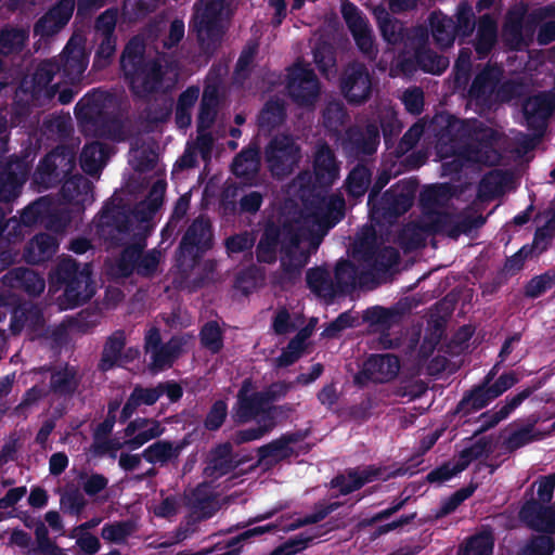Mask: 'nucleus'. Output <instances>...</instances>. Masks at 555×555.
I'll return each instance as SVG.
<instances>
[{"instance_id": "nucleus-1", "label": "nucleus", "mask_w": 555, "mask_h": 555, "mask_svg": "<svg viewBox=\"0 0 555 555\" xmlns=\"http://www.w3.org/2000/svg\"><path fill=\"white\" fill-rule=\"evenodd\" d=\"M120 68L131 94L140 100L162 91L167 74L159 57H146L145 44L139 37H132L120 55Z\"/></svg>"}, {"instance_id": "nucleus-2", "label": "nucleus", "mask_w": 555, "mask_h": 555, "mask_svg": "<svg viewBox=\"0 0 555 555\" xmlns=\"http://www.w3.org/2000/svg\"><path fill=\"white\" fill-rule=\"evenodd\" d=\"M553 14L551 7H544L528 12L526 4L520 3L509 8L502 26L505 44L513 51L528 47L537 34L539 46H547L555 41V21L542 23Z\"/></svg>"}, {"instance_id": "nucleus-3", "label": "nucleus", "mask_w": 555, "mask_h": 555, "mask_svg": "<svg viewBox=\"0 0 555 555\" xmlns=\"http://www.w3.org/2000/svg\"><path fill=\"white\" fill-rule=\"evenodd\" d=\"M51 283L63 288L66 309L77 308L90 300L95 291L91 263L81 264L72 257L62 258L50 273Z\"/></svg>"}, {"instance_id": "nucleus-4", "label": "nucleus", "mask_w": 555, "mask_h": 555, "mask_svg": "<svg viewBox=\"0 0 555 555\" xmlns=\"http://www.w3.org/2000/svg\"><path fill=\"white\" fill-rule=\"evenodd\" d=\"M105 101L103 91L92 89L76 103L74 113L86 135L115 139L120 134L121 124L106 109Z\"/></svg>"}, {"instance_id": "nucleus-5", "label": "nucleus", "mask_w": 555, "mask_h": 555, "mask_svg": "<svg viewBox=\"0 0 555 555\" xmlns=\"http://www.w3.org/2000/svg\"><path fill=\"white\" fill-rule=\"evenodd\" d=\"M224 0H209L193 13L189 28L196 34L198 44L205 53H214L221 43L224 35Z\"/></svg>"}, {"instance_id": "nucleus-6", "label": "nucleus", "mask_w": 555, "mask_h": 555, "mask_svg": "<svg viewBox=\"0 0 555 555\" xmlns=\"http://www.w3.org/2000/svg\"><path fill=\"white\" fill-rule=\"evenodd\" d=\"M416 191L417 182L412 179L400 180L392 184L372 205H369L372 219L376 222H393L410 210Z\"/></svg>"}, {"instance_id": "nucleus-7", "label": "nucleus", "mask_w": 555, "mask_h": 555, "mask_svg": "<svg viewBox=\"0 0 555 555\" xmlns=\"http://www.w3.org/2000/svg\"><path fill=\"white\" fill-rule=\"evenodd\" d=\"M339 171L340 165L335 152L326 142L318 144L313 155V171H302L297 177L300 193L317 190L330 192L339 178Z\"/></svg>"}, {"instance_id": "nucleus-8", "label": "nucleus", "mask_w": 555, "mask_h": 555, "mask_svg": "<svg viewBox=\"0 0 555 555\" xmlns=\"http://www.w3.org/2000/svg\"><path fill=\"white\" fill-rule=\"evenodd\" d=\"M76 168V155L65 145H59L46 154L34 172L36 183L49 189L69 177Z\"/></svg>"}, {"instance_id": "nucleus-9", "label": "nucleus", "mask_w": 555, "mask_h": 555, "mask_svg": "<svg viewBox=\"0 0 555 555\" xmlns=\"http://www.w3.org/2000/svg\"><path fill=\"white\" fill-rule=\"evenodd\" d=\"M286 242L280 257V282L295 283L310 260L311 250L301 247L304 231L300 227H286Z\"/></svg>"}, {"instance_id": "nucleus-10", "label": "nucleus", "mask_w": 555, "mask_h": 555, "mask_svg": "<svg viewBox=\"0 0 555 555\" xmlns=\"http://www.w3.org/2000/svg\"><path fill=\"white\" fill-rule=\"evenodd\" d=\"M340 12L363 57L369 61H375L378 55V49L366 16L349 0L341 1Z\"/></svg>"}, {"instance_id": "nucleus-11", "label": "nucleus", "mask_w": 555, "mask_h": 555, "mask_svg": "<svg viewBox=\"0 0 555 555\" xmlns=\"http://www.w3.org/2000/svg\"><path fill=\"white\" fill-rule=\"evenodd\" d=\"M300 158V147L288 134L274 135L264 147V160L273 177L292 173Z\"/></svg>"}, {"instance_id": "nucleus-12", "label": "nucleus", "mask_w": 555, "mask_h": 555, "mask_svg": "<svg viewBox=\"0 0 555 555\" xmlns=\"http://www.w3.org/2000/svg\"><path fill=\"white\" fill-rule=\"evenodd\" d=\"M212 247V230L208 220L196 218L188 227L176 250V260L179 266L186 261H195Z\"/></svg>"}, {"instance_id": "nucleus-13", "label": "nucleus", "mask_w": 555, "mask_h": 555, "mask_svg": "<svg viewBox=\"0 0 555 555\" xmlns=\"http://www.w3.org/2000/svg\"><path fill=\"white\" fill-rule=\"evenodd\" d=\"M400 370L396 354H371L353 376V385L360 389L373 384H385L395 379Z\"/></svg>"}, {"instance_id": "nucleus-14", "label": "nucleus", "mask_w": 555, "mask_h": 555, "mask_svg": "<svg viewBox=\"0 0 555 555\" xmlns=\"http://www.w3.org/2000/svg\"><path fill=\"white\" fill-rule=\"evenodd\" d=\"M339 88L349 104L365 103L372 94V77L367 67L360 62L349 63L341 73Z\"/></svg>"}, {"instance_id": "nucleus-15", "label": "nucleus", "mask_w": 555, "mask_h": 555, "mask_svg": "<svg viewBox=\"0 0 555 555\" xmlns=\"http://www.w3.org/2000/svg\"><path fill=\"white\" fill-rule=\"evenodd\" d=\"M301 197L313 211L320 225L333 228L345 217L346 203L341 195H328V192L317 190L306 192Z\"/></svg>"}, {"instance_id": "nucleus-16", "label": "nucleus", "mask_w": 555, "mask_h": 555, "mask_svg": "<svg viewBox=\"0 0 555 555\" xmlns=\"http://www.w3.org/2000/svg\"><path fill=\"white\" fill-rule=\"evenodd\" d=\"M286 90L296 105L310 107L319 98L320 82L313 69L297 65L289 74Z\"/></svg>"}, {"instance_id": "nucleus-17", "label": "nucleus", "mask_w": 555, "mask_h": 555, "mask_svg": "<svg viewBox=\"0 0 555 555\" xmlns=\"http://www.w3.org/2000/svg\"><path fill=\"white\" fill-rule=\"evenodd\" d=\"M56 74H59L56 59L43 60L37 65L30 86L26 90L35 106L49 105L57 94L59 83H52Z\"/></svg>"}, {"instance_id": "nucleus-18", "label": "nucleus", "mask_w": 555, "mask_h": 555, "mask_svg": "<svg viewBox=\"0 0 555 555\" xmlns=\"http://www.w3.org/2000/svg\"><path fill=\"white\" fill-rule=\"evenodd\" d=\"M299 227L297 223L284 220L279 223L272 219L264 222L260 238L256 245V259L259 263L273 264L278 260V254L282 253L285 244L286 227Z\"/></svg>"}, {"instance_id": "nucleus-19", "label": "nucleus", "mask_w": 555, "mask_h": 555, "mask_svg": "<svg viewBox=\"0 0 555 555\" xmlns=\"http://www.w3.org/2000/svg\"><path fill=\"white\" fill-rule=\"evenodd\" d=\"M379 142V129L375 124L350 126L345 131L341 147L347 157L360 158L375 154Z\"/></svg>"}, {"instance_id": "nucleus-20", "label": "nucleus", "mask_w": 555, "mask_h": 555, "mask_svg": "<svg viewBox=\"0 0 555 555\" xmlns=\"http://www.w3.org/2000/svg\"><path fill=\"white\" fill-rule=\"evenodd\" d=\"M555 111V90L541 91L528 98L522 112L526 125L535 137L542 138L547 127V119Z\"/></svg>"}, {"instance_id": "nucleus-21", "label": "nucleus", "mask_w": 555, "mask_h": 555, "mask_svg": "<svg viewBox=\"0 0 555 555\" xmlns=\"http://www.w3.org/2000/svg\"><path fill=\"white\" fill-rule=\"evenodd\" d=\"M40 373H49V395L57 398L70 399L79 390L82 376L75 365L65 363L62 366L43 365Z\"/></svg>"}, {"instance_id": "nucleus-22", "label": "nucleus", "mask_w": 555, "mask_h": 555, "mask_svg": "<svg viewBox=\"0 0 555 555\" xmlns=\"http://www.w3.org/2000/svg\"><path fill=\"white\" fill-rule=\"evenodd\" d=\"M494 140L495 132L490 130L489 133L482 134L476 141L462 146L457 156L468 163L488 166L498 165L501 159V154L493 146Z\"/></svg>"}, {"instance_id": "nucleus-23", "label": "nucleus", "mask_w": 555, "mask_h": 555, "mask_svg": "<svg viewBox=\"0 0 555 555\" xmlns=\"http://www.w3.org/2000/svg\"><path fill=\"white\" fill-rule=\"evenodd\" d=\"M520 519L532 530L555 534V507L544 506L532 499L527 501L519 511Z\"/></svg>"}, {"instance_id": "nucleus-24", "label": "nucleus", "mask_w": 555, "mask_h": 555, "mask_svg": "<svg viewBox=\"0 0 555 555\" xmlns=\"http://www.w3.org/2000/svg\"><path fill=\"white\" fill-rule=\"evenodd\" d=\"M56 61L59 73L65 79L74 82L79 80L85 73L89 57L85 48L81 44L75 43L74 38H70Z\"/></svg>"}, {"instance_id": "nucleus-25", "label": "nucleus", "mask_w": 555, "mask_h": 555, "mask_svg": "<svg viewBox=\"0 0 555 555\" xmlns=\"http://www.w3.org/2000/svg\"><path fill=\"white\" fill-rule=\"evenodd\" d=\"M251 386L250 379H245L236 396V403L232 409V417L235 424H246L260 416L264 402L259 391L248 393Z\"/></svg>"}, {"instance_id": "nucleus-26", "label": "nucleus", "mask_w": 555, "mask_h": 555, "mask_svg": "<svg viewBox=\"0 0 555 555\" xmlns=\"http://www.w3.org/2000/svg\"><path fill=\"white\" fill-rule=\"evenodd\" d=\"M4 286L22 291L28 296H39L46 287L44 279L37 272L25 267H15L10 269L2 278Z\"/></svg>"}, {"instance_id": "nucleus-27", "label": "nucleus", "mask_w": 555, "mask_h": 555, "mask_svg": "<svg viewBox=\"0 0 555 555\" xmlns=\"http://www.w3.org/2000/svg\"><path fill=\"white\" fill-rule=\"evenodd\" d=\"M188 444L189 441L185 438L178 442L156 440L142 451V456L147 463L152 465L158 464L163 467L178 461L181 452Z\"/></svg>"}, {"instance_id": "nucleus-28", "label": "nucleus", "mask_w": 555, "mask_h": 555, "mask_svg": "<svg viewBox=\"0 0 555 555\" xmlns=\"http://www.w3.org/2000/svg\"><path fill=\"white\" fill-rule=\"evenodd\" d=\"M59 242L49 233L36 234L24 247L23 258L29 264L43 263L55 255Z\"/></svg>"}, {"instance_id": "nucleus-29", "label": "nucleus", "mask_w": 555, "mask_h": 555, "mask_svg": "<svg viewBox=\"0 0 555 555\" xmlns=\"http://www.w3.org/2000/svg\"><path fill=\"white\" fill-rule=\"evenodd\" d=\"M146 236L144 232L134 233L132 242L125 245L116 261L119 276L128 279L134 274L140 253L146 247Z\"/></svg>"}, {"instance_id": "nucleus-30", "label": "nucleus", "mask_w": 555, "mask_h": 555, "mask_svg": "<svg viewBox=\"0 0 555 555\" xmlns=\"http://www.w3.org/2000/svg\"><path fill=\"white\" fill-rule=\"evenodd\" d=\"M25 182V173L20 164H8L0 171V202L10 204L15 201Z\"/></svg>"}, {"instance_id": "nucleus-31", "label": "nucleus", "mask_w": 555, "mask_h": 555, "mask_svg": "<svg viewBox=\"0 0 555 555\" xmlns=\"http://www.w3.org/2000/svg\"><path fill=\"white\" fill-rule=\"evenodd\" d=\"M375 18L382 38L388 44L399 46L405 43L409 27H406L403 22L390 15L385 9L376 10Z\"/></svg>"}, {"instance_id": "nucleus-32", "label": "nucleus", "mask_w": 555, "mask_h": 555, "mask_svg": "<svg viewBox=\"0 0 555 555\" xmlns=\"http://www.w3.org/2000/svg\"><path fill=\"white\" fill-rule=\"evenodd\" d=\"M366 273L349 259H340L334 268V280L338 294H348L362 283Z\"/></svg>"}, {"instance_id": "nucleus-33", "label": "nucleus", "mask_w": 555, "mask_h": 555, "mask_svg": "<svg viewBox=\"0 0 555 555\" xmlns=\"http://www.w3.org/2000/svg\"><path fill=\"white\" fill-rule=\"evenodd\" d=\"M428 24L434 41L439 48L444 49L453 44L457 36L452 17H449L439 10L433 11L428 17Z\"/></svg>"}, {"instance_id": "nucleus-34", "label": "nucleus", "mask_w": 555, "mask_h": 555, "mask_svg": "<svg viewBox=\"0 0 555 555\" xmlns=\"http://www.w3.org/2000/svg\"><path fill=\"white\" fill-rule=\"evenodd\" d=\"M492 401H494V399L488 388L475 385L464 392L453 411V415L468 416L472 413L487 408Z\"/></svg>"}, {"instance_id": "nucleus-35", "label": "nucleus", "mask_w": 555, "mask_h": 555, "mask_svg": "<svg viewBox=\"0 0 555 555\" xmlns=\"http://www.w3.org/2000/svg\"><path fill=\"white\" fill-rule=\"evenodd\" d=\"M308 288L317 296L324 299H334L338 295L335 280L333 281L324 267L310 268L306 272Z\"/></svg>"}, {"instance_id": "nucleus-36", "label": "nucleus", "mask_w": 555, "mask_h": 555, "mask_svg": "<svg viewBox=\"0 0 555 555\" xmlns=\"http://www.w3.org/2000/svg\"><path fill=\"white\" fill-rule=\"evenodd\" d=\"M126 346V334L122 330L113 332L106 339L98 369L102 372H107L119 364L122 351Z\"/></svg>"}, {"instance_id": "nucleus-37", "label": "nucleus", "mask_w": 555, "mask_h": 555, "mask_svg": "<svg viewBox=\"0 0 555 555\" xmlns=\"http://www.w3.org/2000/svg\"><path fill=\"white\" fill-rule=\"evenodd\" d=\"M286 116L285 103L280 99H269L257 116V125L261 131L271 132L284 124Z\"/></svg>"}, {"instance_id": "nucleus-38", "label": "nucleus", "mask_w": 555, "mask_h": 555, "mask_svg": "<svg viewBox=\"0 0 555 555\" xmlns=\"http://www.w3.org/2000/svg\"><path fill=\"white\" fill-rule=\"evenodd\" d=\"M498 39V27L495 22L488 15L480 18L474 49L478 59L487 57L494 48Z\"/></svg>"}, {"instance_id": "nucleus-39", "label": "nucleus", "mask_w": 555, "mask_h": 555, "mask_svg": "<svg viewBox=\"0 0 555 555\" xmlns=\"http://www.w3.org/2000/svg\"><path fill=\"white\" fill-rule=\"evenodd\" d=\"M501 76V69L496 66L487 64L473 79L468 89L470 99H485L498 83Z\"/></svg>"}, {"instance_id": "nucleus-40", "label": "nucleus", "mask_w": 555, "mask_h": 555, "mask_svg": "<svg viewBox=\"0 0 555 555\" xmlns=\"http://www.w3.org/2000/svg\"><path fill=\"white\" fill-rule=\"evenodd\" d=\"M230 442L218 444L210 453L205 474L210 477H222L234 469Z\"/></svg>"}, {"instance_id": "nucleus-41", "label": "nucleus", "mask_w": 555, "mask_h": 555, "mask_svg": "<svg viewBox=\"0 0 555 555\" xmlns=\"http://www.w3.org/2000/svg\"><path fill=\"white\" fill-rule=\"evenodd\" d=\"M109 155V147L107 144L92 141L86 143L80 153L81 169L88 175H94L101 168V163Z\"/></svg>"}, {"instance_id": "nucleus-42", "label": "nucleus", "mask_w": 555, "mask_h": 555, "mask_svg": "<svg viewBox=\"0 0 555 555\" xmlns=\"http://www.w3.org/2000/svg\"><path fill=\"white\" fill-rule=\"evenodd\" d=\"M219 90L217 86L207 85L204 88L197 116L198 128H210L217 117Z\"/></svg>"}, {"instance_id": "nucleus-43", "label": "nucleus", "mask_w": 555, "mask_h": 555, "mask_svg": "<svg viewBox=\"0 0 555 555\" xmlns=\"http://www.w3.org/2000/svg\"><path fill=\"white\" fill-rule=\"evenodd\" d=\"M62 182V196L70 204H80L85 202L88 194L92 191L91 182L80 173L70 175Z\"/></svg>"}, {"instance_id": "nucleus-44", "label": "nucleus", "mask_w": 555, "mask_h": 555, "mask_svg": "<svg viewBox=\"0 0 555 555\" xmlns=\"http://www.w3.org/2000/svg\"><path fill=\"white\" fill-rule=\"evenodd\" d=\"M184 339L172 336L167 343H163L152 354V365L158 370L170 367L182 352Z\"/></svg>"}, {"instance_id": "nucleus-45", "label": "nucleus", "mask_w": 555, "mask_h": 555, "mask_svg": "<svg viewBox=\"0 0 555 555\" xmlns=\"http://www.w3.org/2000/svg\"><path fill=\"white\" fill-rule=\"evenodd\" d=\"M259 463L279 464L283 461L291 459L295 455V450L292 446H287L284 440L279 437L267 444L257 449Z\"/></svg>"}, {"instance_id": "nucleus-46", "label": "nucleus", "mask_w": 555, "mask_h": 555, "mask_svg": "<svg viewBox=\"0 0 555 555\" xmlns=\"http://www.w3.org/2000/svg\"><path fill=\"white\" fill-rule=\"evenodd\" d=\"M414 59L423 72L434 75L442 74L449 66L448 57L438 54L429 47H415Z\"/></svg>"}, {"instance_id": "nucleus-47", "label": "nucleus", "mask_w": 555, "mask_h": 555, "mask_svg": "<svg viewBox=\"0 0 555 555\" xmlns=\"http://www.w3.org/2000/svg\"><path fill=\"white\" fill-rule=\"evenodd\" d=\"M424 229L431 234H442L453 240L451 233L456 230V215L448 211H427Z\"/></svg>"}, {"instance_id": "nucleus-48", "label": "nucleus", "mask_w": 555, "mask_h": 555, "mask_svg": "<svg viewBox=\"0 0 555 555\" xmlns=\"http://www.w3.org/2000/svg\"><path fill=\"white\" fill-rule=\"evenodd\" d=\"M379 475L380 468H377L374 465H369L362 470L351 468L347 470V480L346 483L344 485V488L340 489V494L348 495L354 491H358L366 483L377 479Z\"/></svg>"}, {"instance_id": "nucleus-49", "label": "nucleus", "mask_w": 555, "mask_h": 555, "mask_svg": "<svg viewBox=\"0 0 555 555\" xmlns=\"http://www.w3.org/2000/svg\"><path fill=\"white\" fill-rule=\"evenodd\" d=\"M372 171L364 165L359 163L349 172L346 179V190L352 197L363 196L371 184Z\"/></svg>"}, {"instance_id": "nucleus-50", "label": "nucleus", "mask_w": 555, "mask_h": 555, "mask_svg": "<svg viewBox=\"0 0 555 555\" xmlns=\"http://www.w3.org/2000/svg\"><path fill=\"white\" fill-rule=\"evenodd\" d=\"M172 113V101L164 99L147 105L142 112V119L147 130L153 131L158 125L169 120Z\"/></svg>"}, {"instance_id": "nucleus-51", "label": "nucleus", "mask_w": 555, "mask_h": 555, "mask_svg": "<svg viewBox=\"0 0 555 555\" xmlns=\"http://www.w3.org/2000/svg\"><path fill=\"white\" fill-rule=\"evenodd\" d=\"M60 504L65 514L77 517L85 511L88 501L77 485L67 483L61 494Z\"/></svg>"}, {"instance_id": "nucleus-52", "label": "nucleus", "mask_w": 555, "mask_h": 555, "mask_svg": "<svg viewBox=\"0 0 555 555\" xmlns=\"http://www.w3.org/2000/svg\"><path fill=\"white\" fill-rule=\"evenodd\" d=\"M135 529L137 525L131 519L106 522L101 529V537L108 543L124 544Z\"/></svg>"}, {"instance_id": "nucleus-53", "label": "nucleus", "mask_w": 555, "mask_h": 555, "mask_svg": "<svg viewBox=\"0 0 555 555\" xmlns=\"http://www.w3.org/2000/svg\"><path fill=\"white\" fill-rule=\"evenodd\" d=\"M402 315L399 309L374 306L364 310L362 319L372 326L389 330Z\"/></svg>"}, {"instance_id": "nucleus-54", "label": "nucleus", "mask_w": 555, "mask_h": 555, "mask_svg": "<svg viewBox=\"0 0 555 555\" xmlns=\"http://www.w3.org/2000/svg\"><path fill=\"white\" fill-rule=\"evenodd\" d=\"M102 219L107 225L114 227L120 234H128L131 231L130 209H127L125 206H104Z\"/></svg>"}, {"instance_id": "nucleus-55", "label": "nucleus", "mask_w": 555, "mask_h": 555, "mask_svg": "<svg viewBox=\"0 0 555 555\" xmlns=\"http://www.w3.org/2000/svg\"><path fill=\"white\" fill-rule=\"evenodd\" d=\"M28 39V35L21 28H4L0 30V54L8 56L20 53Z\"/></svg>"}, {"instance_id": "nucleus-56", "label": "nucleus", "mask_w": 555, "mask_h": 555, "mask_svg": "<svg viewBox=\"0 0 555 555\" xmlns=\"http://www.w3.org/2000/svg\"><path fill=\"white\" fill-rule=\"evenodd\" d=\"M491 452V441L487 437H481L476 440L473 444L464 448L457 454V461L455 462L459 468L463 472L469 464L481 457H487Z\"/></svg>"}, {"instance_id": "nucleus-57", "label": "nucleus", "mask_w": 555, "mask_h": 555, "mask_svg": "<svg viewBox=\"0 0 555 555\" xmlns=\"http://www.w3.org/2000/svg\"><path fill=\"white\" fill-rule=\"evenodd\" d=\"M348 113L343 102L331 101L322 112V124L330 132H338L348 119Z\"/></svg>"}, {"instance_id": "nucleus-58", "label": "nucleus", "mask_w": 555, "mask_h": 555, "mask_svg": "<svg viewBox=\"0 0 555 555\" xmlns=\"http://www.w3.org/2000/svg\"><path fill=\"white\" fill-rule=\"evenodd\" d=\"M51 210V201L41 196L28 204L21 212L22 223L27 227L44 223Z\"/></svg>"}, {"instance_id": "nucleus-59", "label": "nucleus", "mask_w": 555, "mask_h": 555, "mask_svg": "<svg viewBox=\"0 0 555 555\" xmlns=\"http://www.w3.org/2000/svg\"><path fill=\"white\" fill-rule=\"evenodd\" d=\"M199 341L210 353H219L223 348V332L217 321L206 322L199 331Z\"/></svg>"}, {"instance_id": "nucleus-60", "label": "nucleus", "mask_w": 555, "mask_h": 555, "mask_svg": "<svg viewBox=\"0 0 555 555\" xmlns=\"http://www.w3.org/2000/svg\"><path fill=\"white\" fill-rule=\"evenodd\" d=\"M400 259L399 251L392 246L379 247L370 261L365 264L373 271L378 273L387 272L391 267L397 264Z\"/></svg>"}, {"instance_id": "nucleus-61", "label": "nucleus", "mask_w": 555, "mask_h": 555, "mask_svg": "<svg viewBox=\"0 0 555 555\" xmlns=\"http://www.w3.org/2000/svg\"><path fill=\"white\" fill-rule=\"evenodd\" d=\"M534 423L527 424L519 429L514 430L507 438V446L511 450L525 447L533 441H539L548 436L547 431H534Z\"/></svg>"}, {"instance_id": "nucleus-62", "label": "nucleus", "mask_w": 555, "mask_h": 555, "mask_svg": "<svg viewBox=\"0 0 555 555\" xmlns=\"http://www.w3.org/2000/svg\"><path fill=\"white\" fill-rule=\"evenodd\" d=\"M378 248L376 232L371 228L363 232L354 243L353 256L365 263L371 260Z\"/></svg>"}, {"instance_id": "nucleus-63", "label": "nucleus", "mask_w": 555, "mask_h": 555, "mask_svg": "<svg viewBox=\"0 0 555 555\" xmlns=\"http://www.w3.org/2000/svg\"><path fill=\"white\" fill-rule=\"evenodd\" d=\"M547 219L542 227H539L533 235V243L538 247V253H544L548 249L555 236V211H546Z\"/></svg>"}, {"instance_id": "nucleus-64", "label": "nucleus", "mask_w": 555, "mask_h": 555, "mask_svg": "<svg viewBox=\"0 0 555 555\" xmlns=\"http://www.w3.org/2000/svg\"><path fill=\"white\" fill-rule=\"evenodd\" d=\"M160 256V251L156 248H152L147 251L142 250L137 262L134 273L141 278H153L158 270Z\"/></svg>"}]
</instances>
